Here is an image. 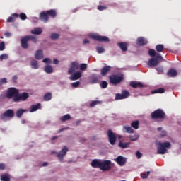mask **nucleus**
I'll use <instances>...</instances> for the list:
<instances>
[{"label":"nucleus","mask_w":181,"mask_h":181,"mask_svg":"<svg viewBox=\"0 0 181 181\" xmlns=\"http://www.w3.org/2000/svg\"><path fill=\"white\" fill-rule=\"evenodd\" d=\"M102 78L101 76L93 74L90 76V84H97L101 81Z\"/></svg>","instance_id":"f8f14e48"},{"label":"nucleus","mask_w":181,"mask_h":181,"mask_svg":"<svg viewBox=\"0 0 181 181\" xmlns=\"http://www.w3.org/2000/svg\"><path fill=\"white\" fill-rule=\"evenodd\" d=\"M59 36L60 35L57 33H52L50 35V38L52 40H56V39H59Z\"/></svg>","instance_id":"09e8293b"},{"label":"nucleus","mask_w":181,"mask_h":181,"mask_svg":"<svg viewBox=\"0 0 181 181\" xmlns=\"http://www.w3.org/2000/svg\"><path fill=\"white\" fill-rule=\"evenodd\" d=\"M0 83H1V84L6 83V78H4L1 79Z\"/></svg>","instance_id":"052dcab7"},{"label":"nucleus","mask_w":181,"mask_h":181,"mask_svg":"<svg viewBox=\"0 0 181 181\" xmlns=\"http://www.w3.org/2000/svg\"><path fill=\"white\" fill-rule=\"evenodd\" d=\"M163 60V57H162V55H157L154 58H151L148 61V66L150 67H155L158 66L160 62Z\"/></svg>","instance_id":"7ed1b4c3"},{"label":"nucleus","mask_w":181,"mask_h":181,"mask_svg":"<svg viewBox=\"0 0 181 181\" xmlns=\"http://www.w3.org/2000/svg\"><path fill=\"white\" fill-rule=\"evenodd\" d=\"M90 39H93V40H96L97 42H110V38L106 36H102L98 34H90L89 35Z\"/></svg>","instance_id":"20e7f679"},{"label":"nucleus","mask_w":181,"mask_h":181,"mask_svg":"<svg viewBox=\"0 0 181 181\" xmlns=\"http://www.w3.org/2000/svg\"><path fill=\"white\" fill-rule=\"evenodd\" d=\"M130 86L132 87V88H142L145 87V86L142 83L134 81L130 82Z\"/></svg>","instance_id":"6ab92c4d"},{"label":"nucleus","mask_w":181,"mask_h":181,"mask_svg":"<svg viewBox=\"0 0 181 181\" xmlns=\"http://www.w3.org/2000/svg\"><path fill=\"white\" fill-rule=\"evenodd\" d=\"M151 117L154 121H158V119H165L166 114L162 109H157L151 114Z\"/></svg>","instance_id":"f03ea898"},{"label":"nucleus","mask_w":181,"mask_h":181,"mask_svg":"<svg viewBox=\"0 0 181 181\" xmlns=\"http://www.w3.org/2000/svg\"><path fill=\"white\" fill-rule=\"evenodd\" d=\"M163 93H165V88H159L158 89L152 90L151 94H163Z\"/></svg>","instance_id":"72a5a7b5"},{"label":"nucleus","mask_w":181,"mask_h":181,"mask_svg":"<svg viewBox=\"0 0 181 181\" xmlns=\"http://www.w3.org/2000/svg\"><path fill=\"white\" fill-rule=\"evenodd\" d=\"M29 98V93L23 92L18 93L17 96L13 98L14 103H19V101H26Z\"/></svg>","instance_id":"423d86ee"},{"label":"nucleus","mask_w":181,"mask_h":181,"mask_svg":"<svg viewBox=\"0 0 181 181\" xmlns=\"http://www.w3.org/2000/svg\"><path fill=\"white\" fill-rule=\"evenodd\" d=\"M35 59H36V60H42V59H43V51L42 49L36 51L35 54Z\"/></svg>","instance_id":"393cba45"},{"label":"nucleus","mask_w":181,"mask_h":181,"mask_svg":"<svg viewBox=\"0 0 181 181\" xmlns=\"http://www.w3.org/2000/svg\"><path fill=\"white\" fill-rule=\"evenodd\" d=\"M80 67L78 62H73L71 63V67L68 71L69 74H73L75 71H77Z\"/></svg>","instance_id":"ddd939ff"},{"label":"nucleus","mask_w":181,"mask_h":181,"mask_svg":"<svg viewBox=\"0 0 181 181\" xmlns=\"http://www.w3.org/2000/svg\"><path fill=\"white\" fill-rule=\"evenodd\" d=\"M42 105L40 103H37L36 105H32L30 107V112H35L37 110H40Z\"/></svg>","instance_id":"b1692460"},{"label":"nucleus","mask_w":181,"mask_h":181,"mask_svg":"<svg viewBox=\"0 0 181 181\" xmlns=\"http://www.w3.org/2000/svg\"><path fill=\"white\" fill-rule=\"evenodd\" d=\"M139 138V135L134 134L133 136H129V139L132 141V142H135V141H138V139Z\"/></svg>","instance_id":"4c0bfd02"},{"label":"nucleus","mask_w":181,"mask_h":181,"mask_svg":"<svg viewBox=\"0 0 181 181\" xmlns=\"http://www.w3.org/2000/svg\"><path fill=\"white\" fill-rule=\"evenodd\" d=\"M99 101H98V100H93V101H92L90 103V107H91V108H93V107H95V105H97V104H99Z\"/></svg>","instance_id":"8fccbe9b"},{"label":"nucleus","mask_w":181,"mask_h":181,"mask_svg":"<svg viewBox=\"0 0 181 181\" xmlns=\"http://www.w3.org/2000/svg\"><path fill=\"white\" fill-rule=\"evenodd\" d=\"M100 87L101 88H107V87H108V82L105 81H102L100 83Z\"/></svg>","instance_id":"c03bdc74"},{"label":"nucleus","mask_w":181,"mask_h":181,"mask_svg":"<svg viewBox=\"0 0 181 181\" xmlns=\"http://www.w3.org/2000/svg\"><path fill=\"white\" fill-rule=\"evenodd\" d=\"M52 100V93H48L44 95L45 101H50Z\"/></svg>","instance_id":"58836bf2"},{"label":"nucleus","mask_w":181,"mask_h":181,"mask_svg":"<svg viewBox=\"0 0 181 181\" xmlns=\"http://www.w3.org/2000/svg\"><path fill=\"white\" fill-rule=\"evenodd\" d=\"M18 94H19V90L16 88H9L6 91V96L8 99L15 98V97H18Z\"/></svg>","instance_id":"0eeeda50"},{"label":"nucleus","mask_w":181,"mask_h":181,"mask_svg":"<svg viewBox=\"0 0 181 181\" xmlns=\"http://www.w3.org/2000/svg\"><path fill=\"white\" fill-rule=\"evenodd\" d=\"M136 45H138V46H145V45H148V40L144 37H138L136 40Z\"/></svg>","instance_id":"a211bd4d"},{"label":"nucleus","mask_w":181,"mask_h":181,"mask_svg":"<svg viewBox=\"0 0 181 181\" xmlns=\"http://www.w3.org/2000/svg\"><path fill=\"white\" fill-rule=\"evenodd\" d=\"M46 12H47V14L48 15V16H50L53 19H54V18H56V16H57V13L56 12V10H54V9L48 10Z\"/></svg>","instance_id":"bb28decb"},{"label":"nucleus","mask_w":181,"mask_h":181,"mask_svg":"<svg viewBox=\"0 0 181 181\" xmlns=\"http://www.w3.org/2000/svg\"><path fill=\"white\" fill-rule=\"evenodd\" d=\"M71 86L74 87V88H77V87L80 86V81L74 82L71 83Z\"/></svg>","instance_id":"864d4df0"},{"label":"nucleus","mask_w":181,"mask_h":181,"mask_svg":"<svg viewBox=\"0 0 181 181\" xmlns=\"http://www.w3.org/2000/svg\"><path fill=\"white\" fill-rule=\"evenodd\" d=\"M100 170L103 172H107L108 170H111V160H104L100 163Z\"/></svg>","instance_id":"6e6552de"},{"label":"nucleus","mask_w":181,"mask_h":181,"mask_svg":"<svg viewBox=\"0 0 181 181\" xmlns=\"http://www.w3.org/2000/svg\"><path fill=\"white\" fill-rule=\"evenodd\" d=\"M27 37H28V40H32L34 43L37 42V39H36L33 35H27Z\"/></svg>","instance_id":"79ce46f5"},{"label":"nucleus","mask_w":181,"mask_h":181,"mask_svg":"<svg viewBox=\"0 0 181 181\" xmlns=\"http://www.w3.org/2000/svg\"><path fill=\"white\" fill-rule=\"evenodd\" d=\"M107 135L110 144L111 145H115V142H117V136H115V134L112 131L108 130Z\"/></svg>","instance_id":"9b49d317"},{"label":"nucleus","mask_w":181,"mask_h":181,"mask_svg":"<svg viewBox=\"0 0 181 181\" xmlns=\"http://www.w3.org/2000/svg\"><path fill=\"white\" fill-rule=\"evenodd\" d=\"M109 78L112 84H119V83H121V81L124 80V78L122 76H119L118 75L110 76H109Z\"/></svg>","instance_id":"9d476101"},{"label":"nucleus","mask_w":181,"mask_h":181,"mask_svg":"<svg viewBox=\"0 0 181 181\" xmlns=\"http://www.w3.org/2000/svg\"><path fill=\"white\" fill-rule=\"evenodd\" d=\"M11 33L9 32H6L4 34V36H6V37H11Z\"/></svg>","instance_id":"e2e57ef3"},{"label":"nucleus","mask_w":181,"mask_h":181,"mask_svg":"<svg viewBox=\"0 0 181 181\" xmlns=\"http://www.w3.org/2000/svg\"><path fill=\"white\" fill-rule=\"evenodd\" d=\"M129 97V92L127 90H122V93H117L115 95V100H125Z\"/></svg>","instance_id":"1a4fd4ad"},{"label":"nucleus","mask_w":181,"mask_h":181,"mask_svg":"<svg viewBox=\"0 0 181 181\" xmlns=\"http://www.w3.org/2000/svg\"><path fill=\"white\" fill-rule=\"evenodd\" d=\"M132 128H134V129H138L139 128V121L135 120L132 122L131 124Z\"/></svg>","instance_id":"c9c22d12"},{"label":"nucleus","mask_w":181,"mask_h":181,"mask_svg":"<svg viewBox=\"0 0 181 181\" xmlns=\"http://www.w3.org/2000/svg\"><path fill=\"white\" fill-rule=\"evenodd\" d=\"M81 77V72L77 71V72H75L74 74H72L69 77V80H71V81H74L76 80H78V78H80Z\"/></svg>","instance_id":"aec40b11"},{"label":"nucleus","mask_w":181,"mask_h":181,"mask_svg":"<svg viewBox=\"0 0 181 181\" xmlns=\"http://www.w3.org/2000/svg\"><path fill=\"white\" fill-rule=\"evenodd\" d=\"M90 165H91L92 168H99V169H100V168H101V160L94 159L90 163Z\"/></svg>","instance_id":"412c9836"},{"label":"nucleus","mask_w":181,"mask_h":181,"mask_svg":"<svg viewBox=\"0 0 181 181\" xmlns=\"http://www.w3.org/2000/svg\"><path fill=\"white\" fill-rule=\"evenodd\" d=\"M117 46L123 52H127L128 50V42H118Z\"/></svg>","instance_id":"5701e85b"},{"label":"nucleus","mask_w":181,"mask_h":181,"mask_svg":"<svg viewBox=\"0 0 181 181\" xmlns=\"http://www.w3.org/2000/svg\"><path fill=\"white\" fill-rule=\"evenodd\" d=\"M170 146H172V145L170 144V143H169V141L164 142V143L158 142V147H157V152L158 155H165V153L168 152V150L166 149V148L169 149L170 148Z\"/></svg>","instance_id":"f257e3e1"},{"label":"nucleus","mask_w":181,"mask_h":181,"mask_svg":"<svg viewBox=\"0 0 181 181\" xmlns=\"http://www.w3.org/2000/svg\"><path fill=\"white\" fill-rule=\"evenodd\" d=\"M30 66L32 69H34L35 70L39 69V62L36 61L35 59H33L30 62Z\"/></svg>","instance_id":"c85d7f7f"},{"label":"nucleus","mask_w":181,"mask_h":181,"mask_svg":"<svg viewBox=\"0 0 181 181\" xmlns=\"http://www.w3.org/2000/svg\"><path fill=\"white\" fill-rule=\"evenodd\" d=\"M12 16H13L14 18H18V17H19V14L15 13H13V14H12Z\"/></svg>","instance_id":"774afa93"},{"label":"nucleus","mask_w":181,"mask_h":181,"mask_svg":"<svg viewBox=\"0 0 181 181\" xmlns=\"http://www.w3.org/2000/svg\"><path fill=\"white\" fill-rule=\"evenodd\" d=\"M148 54L151 57H155L156 56V52H155V49H149Z\"/></svg>","instance_id":"37998d69"},{"label":"nucleus","mask_w":181,"mask_h":181,"mask_svg":"<svg viewBox=\"0 0 181 181\" xmlns=\"http://www.w3.org/2000/svg\"><path fill=\"white\" fill-rule=\"evenodd\" d=\"M156 70L158 71V74H163V67H162V66L156 67Z\"/></svg>","instance_id":"de8ad7c7"},{"label":"nucleus","mask_w":181,"mask_h":181,"mask_svg":"<svg viewBox=\"0 0 181 181\" xmlns=\"http://www.w3.org/2000/svg\"><path fill=\"white\" fill-rule=\"evenodd\" d=\"M123 132H127V134H134V130L131 127L124 126Z\"/></svg>","instance_id":"2f4dec72"},{"label":"nucleus","mask_w":181,"mask_h":181,"mask_svg":"<svg viewBox=\"0 0 181 181\" xmlns=\"http://www.w3.org/2000/svg\"><path fill=\"white\" fill-rule=\"evenodd\" d=\"M87 43H90V40H88V39L86 38L83 40V45H87Z\"/></svg>","instance_id":"69168bd1"},{"label":"nucleus","mask_w":181,"mask_h":181,"mask_svg":"<svg viewBox=\"0 0 181 181\" xmlns=\"http://www.w3.org/2000/svg\"><path fill=\"white\" fill-rule=\"evenodd\" d=\"M28 42H29V38L28 37V35L21 38V45L23 49H28L29 47V44L28 43Z\"/></svg>","instance_id":"dca6fc26"},{"label":"nucleus","mask_w":181,"mask_h":181,"mask_svg":"<svg viewBox=\"0 0 181 181\" xmlns=\"http://www.w3.org/2000/svg\"><path fill=\"white\" fill-rule=\"evenodd\" d=\"M129 145H131V142L123 143L122 141L119 142V147L122 148V149H127V148H129Z\"/></svg>","instance_id":"cd10ccee"},{"label":"nucleus","mask_w":181,"mask_h":181,"mask_svg":"<svg viewBox=\"0 0 181 181\" xmlns=\"http://www.w3.org/2000/svg\"><path fill=\"white\" fill-rule=\"evenodd\" d=\"M16 80H18V76H13V81H14V83H16Z\"/></svg>","instance_id":"338daca9"},{"label":"nucleus","mask_w":181,"mask_h":181,"mask_svg":"<svg viewBox=\"0 0 181 181\" xmlns=\"http://www.w3.org/2000/svg\"><path fill=\"white\" fill-rule=\"evenodd\" d=\"M60 119L62 121V122H64L66 121H69L71 119V116H70L69 114L64 115V116L60 117Z\"/></svg>","instance_id":"f704fd0d"},{"label":"nucleus","mask_w":181,"mask_h":181,"mask_svg":"<svg viewBox=\"0 0 181 181\" xmlns=\"http://www.w3.org/2000/svg\"><path fill=\"white\" fill-rule=\"evenodd\" d=\"M27 18L28 16H26L24 13H20V19H21V21H25V19H27Z\"/></svg>","instance_id":"3c124183"},{"label":"nucleus","mask_w":181,"mask_h":181,"mask_svg":"<svg viewBox=\"0 0 181 181\" xmlns=\"http://www.w3.org/2000/svg\"><path fill=\"white\" fill-rule=\"evenodd\" d=\"M162 136H166V135H168V132L165 130L161 132V134Z\"/></svg>","instance_id":"680f3d73"},{"label":"nucleus","mask_w":181,"mask_h":181,"mask_svg":"<svg viewBox=\"0 0 181 181\" xmlns=\"http://www.w3.org/2000/svg\"><path fill=\"white\" fill-rule=\"evenodd\" d=\"M26 111H28V110L18 109L16 112V115L18 118H21L22 115H23V112H26Z\"/></svg>","instance_id":"7c9ffc66"},{"label":"nucleus","mask_w":181,"mask_h":181,"mask_svg":"<svg viewBox=\"0 0 181 181\" xmlns=\"http://www.w3.org/2000/svg\"><path fill=\"white\" fill-rule=\"evenodd\" d=\"M43 63H46V64H50L52 63V59H49V58H45L42 60Z\"/></svg>","instance_id":"603ef678"},{"label":"nucleus","mask_w":181,"mask_h":181,"mask_svg":"<svg viewBox=\"0 0 181 181\" xmlns=\"http://www.w3.org/2000/svg\"><path fill=\"white\" fill-rule=\"evenodd\" d=\"M9 58V56L7 54H3L0 55V60L2 62V60H8Z\"/></svg>","instance_id":"a19ab883"},{"label":"nucleus","mask_w":181,"mask_h":181,"mask_svg":"<svg viewBox=\"0 0 181 181\" xmlns=\"http://www.w3.org/2000/svg\"><path fill=\"white\" fill-rule=\"evenodd\" d=\"M115 162H117V165L119 166H125V163H127V158L125 157H122V156H118L117 158L114 159Z\"/></svg>","instance_id":"4468645a"},{"label":"nucleus","mask_w":181,"mask_h":181,"mask_svg":"<svg viewBox=\"0 0 181 181\" xmlns=\"http://www.w3.org/2000/svg\"><path fill=\"white\" fill-rule=\"evenodd\" d=\"M141 178L142 179H146L148 178V175H146V173H141Z\"/></svg>","instance_id":"bf43d9fd"},{"label":"nucleus","mask_w":181,"mask_h":181,"mask_svg":"<svg viewBox=\"0 0 181 181\" xmlns=\"http://www.w3.org/2000/svg\"><path fill=\"white\" fill-rule=\"evenodd\" d=\"M6 22L10 23L11 22H15V18L13 16H10L7 18Z\"/></svg>","instance_id":"5fc2aeb1"},{"label":"nucleus","mask_w":181,"mask_h":181,"mask_svg":"<svg viewBox=\"0 0 181 181\" xmlns=\"http://www.w3.org/2000/svg\"><path fill=\"white\" fill-rule=\"evenodd\" d=\"M5 50V42H0V51Z\"/></svg>","instance_id":"4d7b16f0"},{"label":"nucleus","mask_w":181,"mask_h":181,"mask_svg":"<svg viewBox=\"0 0 181 181\" xmlns=\"http://www.w3.org/2000/svg\"><path fill=\"white\" fill-rule=\"evenodd\" d=\"M1 181H11V177L8 175H4L1 176Z\"/></svg>","instance_id":"ea45409f"},{"label":"nucleus","mask_w":181,"mask_h":181,"mask_svg":"<svg viewBox=\"0 0 181 181\" xmlns=\"http://www.w3.org/2000/svg\"><path fill=\"white\" fill-rule=\"evenodd\" d=\"M97 9L100 11H105L106 9H108V7H107L106 6L99 5L97 6Z\"/></svg>","instance_id":"a18cd8bd"},{"label":"nucleus","mask_w":181,"mask_h":181,"mask_svg":"<svg viewBox=\"0 0 181 181\" xmlns=\"http://www.w3.org/2000/svg\"><path fill=\"white\" fill-rule=\"evenodd\" d=\"M42 32H43V30H42V28L40 27L34 28L31 30V33L33 35H42Z\"/></svg>","instance_id":"c756f323"},{"label":"nucleus","mask_w":181,"mask_h":181,"mask_svg":"<svg viewBox=\"0 0 181 181\" xmlns=\"http://www.w3.org/2000/svg\"><path fill=\"white\" fill-rule=\"evenodd\" d=\"M168 77H176L177 76V71L175 69H170L167 72Z\"/></svg>","instance_id":"a878e982"},{"label":"nucleus","mask_w":181,"mask_h":181,"mask_svg":"<svg viewBox=\"0 0 181 181\" xmlns=\"http://www.w3.org/2000/svg\"><path fill=\"white\" fill-rule=\"evenodd\" d=\"M87 69V64H81L80 65V70H86Z\"/></svg>","instance_id":"6e6d98bb"},{"label":"nucleus","mask_w":181,"mask_h":181,"mask_svg":"<svg viewBox=\"0 0 181 181\" xmlns=\"http://www.w3.org/2000/svg\"><path fill=\"white\" fill-rule=\"evenodd\" d=\"M40 19L45 22V23L49 22V16L47 15V11H43L40 13Z\"/></svg>","instance_id":"f3484780"},{"label":"nucleus","mask_w":181,"mask_h":181,"mask_svg":"<svg viewBox=\"0 0 181 181\" xmlns=\"http://www.w3.org/2000/svg\"><path fill=\"white\" fill-rule=\"evenodd\" d=\"M45 73L50 74L53 73V67L50 65H47L45 67Z\"/></svg>","instance_id":"e433bc0d"},{"label":"nucleus","mask_w":181,"mask_h":181,"mask_svg":"<svg viewBox=\"0 0 181 181\" xmlns=\"http://www.w3.org/2000/svg\"><path fill=\"white\" fill-rule=\"evenodd\" d=\"M13 117H15L13 110L8 109L4 113L1 115L0 118L2 121H8V118H13Z\"/></svg>","instance_id":"39448f33"},{"label":"nucleus","mask_w":181,"mask_h":181,"mask_svg":"<svg viewBox=\"0 0 181 181\" xmlns=\"http://www.w3.org/2000/svg\"><path fill=\"white\" fill-rule=\"evenodd\" d=\"M67 152H69V148H67V146H64L60 152L58 153L57 158L62 162L63 158L66 156Z\"/></svg>","instance_id":"2eb2a0df"},{"label":"nucleus","mask_w":181,"mask_h":181,"mask_svg":"<svg viewBox=\"0 0 181 181\" xmlns=\"http://www.w3.org/2000/svg\"><path fill=\"white\" fill-rule=\"evenodd\" d=\"M4 169H5V165L0 163V170H4Z\"/></svg>","instance_id":"0e129e2a"},{"label":"nucleus","mask_w":181,"mask_h":181,"mask_svg":"<svg viewBox=\"0 0 181 181\" xmlns=\"http://www.w3.org/2000/svg\"><path fill=\"white\" fill-rule=\"evenodd\" d=\"M156 50L158 53H162V52H163V50H165V46H163V45H162V44H158L156 46Z\"/></svg>","instance_id":"473e14b6"},{"label":"nucleus","mask_w":181,"mask_h":181,"mask_svg":"<svg viewBox=\"0 0 181 181\" xmlns=\"http://www.w3.org/2000/svg\"><path fill=\"white\" fill-rule=\"evenodd\" d=\"M96 50H97L98 53L101 54V53H104V51H105V49L104 47H103L98 46V47H96Z\"/></svg>","instance_id":"49530a36"},{"label":"nucleus","mask_w":181,"mask_h":181,"mask_svg":"<svg viewBox=\"0 0 181 181\" xmlns=\"http://www.w3.org/2000/svg\"><path fill=\"white\" fill-rule=\"evenodd\" d=\"M136 156L137 159H141V158H142V153L137 151L136 153Z\"/></svg>","instance_id":"13d9d810"},{"label":"nucleus","mask_w":181,"mask_h":181,"mask_svg":"<svg viewBox=\"0 0 181 181\" xmlns=\"http://www.w3.org/2000/svg\"><path fill=\"white\" fill-rule=\"evenodd\" d=\"M111 71V66H104L101 71H100V74L103 77L107 76V74L108 73V71Z\"/></svg>","instance_id":"4be33fe9"}]
</instances>
